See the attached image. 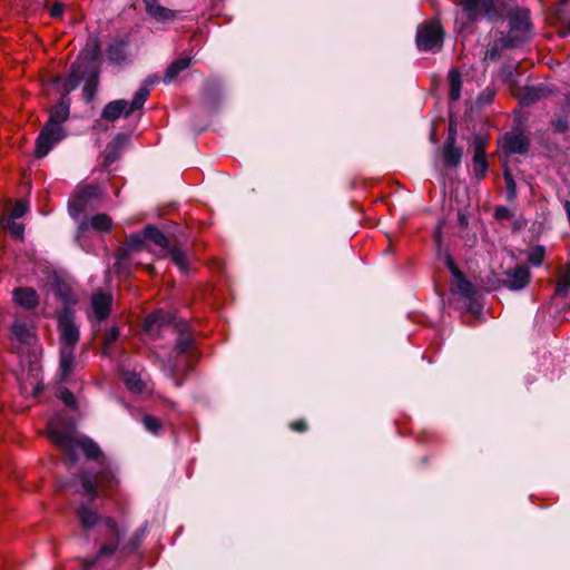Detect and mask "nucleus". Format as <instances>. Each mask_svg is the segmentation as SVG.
<instances>
[{
    "instance_id": "obj_1",
    "label": "nucleus",
    "mask_w": 570,
    "mask_h": 570,
    "mask_svg": "<svg viewBox=\"0 0 570 570\" xmlns=\"http://www.w3.org/2000/svg\"><path fill=\"white\" fill-rule=\"evenodd\" d=\"M49 438L56 446L63 453L66 461L75 465L78 461V451H81L88 460H98L100 470L97 473L81 472L75 478L72 484H81V476L89 474L94 478L96 485H106L111 488L116 483L115 472L106 462L99 445L88 436H76L71 429L61 430L53 423L49 425Z\"/></svg>"
},
{
    "instance_id": "obj_8",
    "label": "nucleus",
    "mask_w": 570,
    "mask_h": 570,
    "mask_svg": "<svg viewBox=\"0 0 570 570\" xmlns=\"http://www.w3.org/2000/svg\"><path fill=\"white\" fill-rule=\"evenodd\" d=\"M509 32L504 36H510L512 40L518 41V46L522 45L529 36L531 22L530 12L528 9H517L508 17Z\"/></svg>"
},
{
    "instance_id": "obj_23",
    "label": "nucleus",
    "mask_w": 570,
    "mask_h": 570,
    "mask_svg": "<svg viewBox=\"0 0 570 570\" xmlns=\"http://www.w3.org/2000/svg\"><path fill=\"white\" fill-rule=\"evenodd\" d=\"M13 301L23 308L31 309L38 305V294L31 287H19L13 291Z\"/></svg>"
},
{
    "instance_id": "obj_32",
    "label": "nucleus",
    "mask_w": 570,
    "mask_h": 570,
    "mask_svg": "<svg viewBox=\"0 0 570 570\" xmlns=\"http://www.w3.org/2000/svg\"><path fill=\"white\" fill-rule=\"evenodd\" d=\"M124 383L128 390L135 393L142 392L145 384L140 375L136 372L126 371L124 373Z\"/></svg>"
},
{
    "instance_id": "obj_6",
    "label": "nucleus",
    "mask_w": 570,
    "mask_h": 570,
    "mask_svg": "<svg viewBox=\"0 0 570 570\" xmlns=\"http://www.w3.org/2000/svg\"><path fill=\"white\" fill-rule=\"evenodd\" d=\"M148 99V91L145 88H139L135 95L132 100L129 102L125 99L112 100L108 102L102 111L100 117L105 120L115 121L121 116L128 117L136 110H139L144 107L145 102Z\"/></svg>"
},
{
    "instance_id": "obj_16",
    "label": "nucleus",
    "mask_w": 570,
    "mask_h": 570,
    "mask_svg": "<svg viewBox=\"0 0 570 570\" xmlns=\"http://www.w3.org/2000/svg\"><path fill=\"white\" fill-rule=\"evenodd\" d=\"M530 281V272L528 267L518 265L513 269L505 272V278L502 281L503 285L512 291L524 288Z\"/></svg>"
},
{
    "instance_id": "obj_28",
    "label": "nucleus",
    "mask_w": 570,
    "mask_h": 570,
    "mask_svg": "<svg viewBox=\"0 0 570 570\" xmlns=\"http://www.w3.org/2000/svg\"><path fill=\"white\" fill-rule=\"evenodd\" d=\"M461 86V75L455 68H452L449 71V99L451 101H456L460 99Z\"/></svg>"
},
{
    "instance_id": "obj_29",
    "label": "nucleus",
    "mask_w": 570,
    "mask_h": 570,
    "mask_svg": "<svg viewBox=\"0 0 570 570\" xmlns=\"http://www.w3.org/2000/svg\"><path fill=\"white\" fill-rule=\"evenodd\" d=\"M55 295L62 302L65 308L70 309L69 307L77 303L75 293L68 285L63 283L57 284L55 288Z\"/></svg>"
},
{
    "instance_id": "obj_41",
    "label": "nucleus",
    "mask_w": 570,
    "mask_h": 570,
    "mask_svg": "<svg viewBox=\"0 0 570 570\" xmlns=\"http://www.w3.org/2000/svg\"><path fill=\"white\" fill-rule=\"evenodd\" d=\"M570 288V272L566 273L556 287V295L560 297L567 296Z\"/></svg>"
},
{
    "instance_id": "obj_18",
    "label": "nucleus",
    "mask_w": 570,
    "mask_h": 570,
    "mask_svg": "<svg viewBox=\"0 0 570 570\" xmlns=\"http://www.w3.org/2000/svg\"><path fill=\"white\" fill-rule=\"evenodd\" d=\"M20 390L23 395L32 397H36L42 390L40 366L37 362L30 363L28 377L26 382L21 383Z\"/></svg>"
},
{
    "instance_id": "obj_7",
    "label": "nucleus",
    "mask_w": 570,
    "mask_h": 570,
    "mask_svg": "<svg viewBox=\"0 0 570 570\" xmlns=\"http://www.w3.org/2000/svg\"><path fill=\"white\" fill-rule=\"evenodd\" d=\"M444 31L438 21L422 23L416 31V46L422 51H436L442 48Z\"/></svg>"
},
{
    "instance_id": "obj_55",
    "label": "nucleus",
    "mask_w": 570,
    "mask_h": 570,
    "mask_svg": "<svg viewBox=\"0 0 570 570\" xmlns=\"http://www.w3.org/2000/svg\"><path fill=\"white\" fill-rule=\"evenodd\" d=\"M217 85L216 83H207L205 88L206 95H213L217 91Z\"/></svg>"
},
{
    "instance_id": "obj_58",
    "label": "nucleus",
    "mask_w": 570,
    "mask_h": 570,
    "mask_svg": "<svg viewBox=\"0 0 570 570\" xmlns=\"http://www.w3.org/2000/svg\"><path fill=\"white\" fill-rule=\"evenodd\" d=\"M568 33H570V21H569V24H568Z\"/></svg>"
},
{
    "instance_id": "obj_46",
    "label": "nucleus",
    "mask_w": 570,
    "mask_h": 570,
    "mask_svg": "<svg viewBox=\"0 0 570 570\" xmlns=\"http://www.w3.org/2000/svg\"><path fill=\"white\" fill-rule=\"evenodd\" d=\"M493 97H494V92L490 89H487L479 95L476 102L479 105H487L492 101Z\"/></svg>"
},
{
    "instance_id": "obj_14",
    "label": "nucleus",
    "mask_w": 570,
    "mask_h": 570,
    "mask_svg": "<svg viewBox=\"0 0 570 570\" xmlns=\"http://www.w3.org/2000/svg\"><path fill=\"white\" fill-rule=\"evenodd\" d=\"M145 233L131 234L126 242V246L119 250L116 257V267L121 271L129 265V255L131 252L140 250L145 245Z\"/></svg>"
},
{
    "instance_id": "obj_42",
    "label": "nucleus",
    "mask_w": 570,
    "mask_h": 570,
    "mask_svg": "<svg viewBox=\"0 0 570 570\" xmlns=\"http://www.w3.org/2000/svg\"><path fill=\"white\" fill-rule=\"evenodd\" d=\"M552 127H553V129L557 132H560V134L566 132L569 129V127H570V122H569V119L567 117V114H564L562 116H559L556 119H553L552 120Z\"/></svg>"
},
{
    "instance_id": "obj_19",
    "label": "nucleus",
    "mask_w": 570,
    "mask_h": 570,
    "mask_svg": "<svg viewBox=\"0 0 570 570\" xmlns=\"http://www.w3.org/2000/svg\"><path fill=\"white\" fill-rule=\"evenodd\" d=\"M530 146L529 138L522 134H505L503 148L509 154L524 155L528 153Z\"/></svg>"
},
{
    "instance_id": "obj_9",
    "label": "nucleus",
    "mask_w": 570,
    "mask_h": 570,
    "mask_svg": "<svg viewBox=\"0 0 570 570\" xmlns=\"http://www.w3.org/2000/svg\"><path fill=\"white\" fill-rule=\"evenodd\" d=\"M66 136L67 134L63 127H55L51 124H46L36 140V156L38 158L47 156Z\"/></svg>"
},
{
    "instance_id": "obj_40",
    "label": "nucleus",
    "mask_w": 570,
    "mask_h": 570,
    "mask_svg": "<svg viewBox=\"0 0 570 570\" xmlns=\"http://www.w3.org/2000/svg\"><path fill=\"white\" fill-rule=\"evenodd\" d=\"M142 424H144V428L153 433V434H157L158 431L160 430V422L158 419H156L155 416L153 415H145L142 417Z\"/></svg>"
},
{
    "instance_id": "obj_20",
    "label": "nucleus",
    "mask_w": 570,
    "mask_h": 570,
    "mask_svg": "<svg viewBox=\"0 0 570 570\" xmlns=\"http://www.w3.org/2000/svg\"><path fill=\"white\" fill-rule=\"evenodd\" d=\"M147 14L161 22H168L176 19V11L163 7L158 3V0H142Z\"/></svg>"
},
{
    "instance_id": "obj_39",
    "label": "nucleus",
    "mask_w": 570,
    "mask_h": 570,
    "mask_svg": "<svg viewBox=\"0 0 570 570\" xmlns=\"http://www.w3.org/2000/svg\"><path fill=\"white\" fill-rule=\"evenodd\" d=\"M6 227L14 238L22 239L24 226L21 223H17L16 219H8Z\"/></svg>"
},
{
    "instance_id": "obj_21",
    "label": "nucleus",
    "mask_w": 570,
    "mask_h": 570,
    "mask_svg": "<svg viewBox=\"0 0 570 570\" xmlns=\"http://www.w3.org/2000/svg\"><path fill=\"white\" fill-rule=\"evenodd\" d=\"M515 47H518V41H513L510 36H504V33H501V36L495 39L491 47L487 50L484 58L485 60L495 61L501 57L504 49Z\"/></svg>"
},
{
    "instance_id": "obj_48",
    "label": "nucleus",
    "mask_w": 570,
    "mask_h": 570,
    "mask_svg": "<svg viewBox=\"0 0 570 570\" xmlns=\"http://www.w3.org/2000/svg\"><path fill=\"white\" fill-rule=\"evenodd\" d=\"M63 13V4L57 2L50 9V16L52 18H61Z\"/></svg>"
},
{
    "instance_id": "obj_52",
    "label": "nucleus",
    "mask_w": 570,
    "mask_h": 570,
    "mask_svg": "<svg viewBox=\"0 0 570 570\" xmlns=\"http://www.w3.org/2000/svg\"><path fill=\"white\" fill-rule=\"evenodd\" d=\"M452 139V145H456V130L452 126H450L449 135L444 144H449Z\"/></svg>"
},
{
    "instance_id": "obj_15",
    "label": "nucleus",
    "mask_w": 570,
    "mask_h": 570,
    "mask_svg": "<svg viewBox=\"0 0 570 570\" xmlns=\"http://www.w3.org/2000/svg\"><path fill=\"white\" fill-rule=\"evenodd\" d=\"M112 306V296L101 289L95 292L91 296L92 317L98 323L108 318Z\"/></svg>"
},
{
    "instance_id": "obj_57",
    "label": "nucleus",
    "mask_w": 570,
    "mask_h": 570,
    "mask_svg": "<svg viewBox=\"0 0 570 570\" xmlns=\"http://www.w3.org/2000/svg\"><path fill=\"white\" fill-rule=\"evenodd\" d=\"M174 382H175V385H176V386H181V384H183V383H181L180 381H178V380H175Z\"/></svg>"
},
{
    "instance_id": "obj_2",
    "label": "nucleus",
    "mask_w": 570,
    "mask_h": 570,
    "mask_svg": "<svg viewBox=\"0 0 570 570\" xmlns=\"http://www.w3.org/2000/svg\"><path fill=\"white\" fill-rule=\"evenodd\" d=\"M75 488V492L83 493L88 497L87 502L80 503L76 508V517L81 531L86 535L88 542V533L97 528L100 523H104L106 528V538L110 541L100 547L97 556L88 562L89 566H94L98 558L104 556H110L118 550L119 542L125 535V530H121L117 521L111 517H101L94 508L92 502L97 498V485L95 484L94 478L89 474L81 476V484H71Z\"/></svg>"
},
{
    "instance_id": "obj_56",
    "label": "nucleus",
    "mask_w": 570,
    "mask_h": 570,
    "mask_svg": "<svg viewBox=\"0 0 570 570\" xmlns=\"http://www.w3.org/2000/svg\"><path fill=\"white\" fill-rule=\"evenodd\" d=\"M459 223L461 226H466L469 223L468 217L462 213H459Z\"/></svg>"
},
{
    "instance_id": "obj_12",
    "label": "nucleus",
    "mask_w": 570,
    "mask_h": 570,
    "mask_svg": "<svg viewBox=\"0 0 570 570\" xmlns=\"http://www.w3.org/2000/svg\"><path fill=\"white\" fill-rule=\"evenodd\" d=\"M112 222L111 218L106 214H96L89 218L82 219L77 228L75 240L79 244V246L86 249V245L82 240L85 235L90 230H100V232H109L111 228Z\"/></svg>"
},
{
    "instance_id": "obj_5",
    "label": "nucleus",
    "mask_w": 570,
    "mask_h": 570,
    "mask_svg": "<svg viewBox=\"0 0 570 570\" xmlns=\"http://www.w3.org/2000/svg\"><path fill=\"white\" fill-rule=\"evenodd\" d=\"M99 69L89 67H71L67 82L65 85L66 91L75 90L81 81L85 82L82 88L83 98L86 101H91L97 92Z\"/></svg>"
},
{
    "instance_id": "obj_34",
    "label": "nucleus",
    "mask_w": 570,
    "mask_h": 570,
    "mask_svg": "<svg viewBox=\"0 0 570 570\" xmlns=\"http://www.w3.org/2000/svg\"><path fill=\"white\" fill-rule=\"evenodd\" d=\"M11 336L20 343H28L31 333L24 323L16 322L11 326Z\"/></svg>"
},
{
    "instance_id": "obj_13",
    "label": "nucleus",
    "mask_w": 570,
    "mask_h": 570,
    "mask_svg": "<svg viewBox=\"0 0 570 570\" xmlns=\"http://www.w3.org/2000/svg\"><path fill=\"white\" fill-rule=\"evenodd\" d=\"M472 147L474 151L472 157L473 176L476 179H482L485 177L489 169L484 139L480 135L473 136Z\"/></svg>"
},
{
    "instance_id": "obj_11",
    "label": "nucleus",
    "mask_w": 570,
    "mask_h": 570,
    "mask_svg": "<svg viewBox=\"0 0 570 570\" xmlns=\"http://www.w3.org/2000/svg\"><path fill=\"white\" fill-rule=\"evenodd\" d=\"M106 57L110 65L117 67H125L134 61L129 41L125 38L112 39L106 50Z\"/></svg>"
},
{
    "instance_id": "obj_26",
    "label": "nucleus",
    "mask_w": 570,
    "mask_h": 570,
    "mask_svg": "<svg viewBox=\"0 0 570 570\" xmlns=\"http://www.w3.org/2000/svg\"><path fill=\"white\" fill-rule=\"evenodd\" d=\"M190 63L191 59L188 57L178 58L177 60L171 62L166 69L164 82L166 85L171 83L181 71H184L190 66Z\"/></svg>"
},
{
    "instance_id": "obj_24",
    "label": "nucleus",
    "mask_w": 570,
    "mask_h": 570,
    "mask_svg": "<svg viewBox=\"0 0 570 570\" xmlns=\"http://www.w3.org/2000/svg\"><path fill=\"white\" fill-rule=\"evenodd\" d=\"M463 150L456 145H452V139L449 144H444L442 147L443 165L446 168H456L460 166L462 160Z\"/></svg>"
},
{
    "instance_id": "obj_25",
    "label": "nucleus",
    "mask_w": 570,
    "mask_h": 570,
    "mask_svg": "<svg viewBox=\"0 0 570 570\" xmlns=\"http://www.w3.org/2000/svg\"><path fill=\"white\" fill-rule=\"evenodd\" d=\"M552 94V90L546 85L528 86L521 95V102L523 105L533 104L542 98Z\"/></svg>"
},
{
    "instance_id": "obj_33",
    "label": "nucleus",
    "mask_w": 570,
    "mask_h": 570,
    "mask_svg": "<svg viewBox=\"0 0 570 570\" xmlns=\"http://www.w3.org/2000/svg\"><path fill=\"white\" fill-rule=\"evenodd\" d=\"M99 195H100V189H99V187H97L95 185H87V186H83V187H79L75 191V196L79 200H81L85 205L89 200L98 198Z\"/></svg>"
},
{
    "instance_id": "obj_47",
    "label": "nucleus",
    "mask_w": 570,
    "mask_h": 570,
    "mask_svg": "<svg viewBox=\"0 0 570 570\" xmlns=\"http://www.w3.org/2000/svg\"><path fill=\"white\" fill-rule=\"evenodd\" d=\"M119 337V330L118 327L116 326H112L107 333H106V336H105V342L106 344L110 345L112 344L115 341H117V338Z\"/></svg>"
},
{
    "instance_id": "obj_10",
    "label": "nucleus",
    "mask_w": 570,
    "mask_h": 570,
    "mask_svg": "<svg viewBox=\"0 0 570 570\" xmlns=\"http://www.w3.org/2000/svg\"><path fill=\"white\" fill-rule=\"evenodd\" d=\"M461 7L469 22L478 21L481 16L491 20L498 13L495 0H462Z\"/></svg>"
},
{
    "instance_id": "obj_22",
    "label": "nucleus",
    "mask_w": 570,
    "mask_h": 570,
    "mask_svg": "<svg viewBox=\"0 0 570 570\" xmlns=\"http://www.w3.org/2000/svg\"><path fill=\"white\" fill-rule=\"evenodd\" d=\"M70 104L69 100L62 98L57 105L50 109L49 119L46 124L55 127H62V124L69 118Z\"/></svg>"
},
{
    "instance_id": "obj_17",
    "label": "nucleus",
    "mask_w": 570,
    "mask_h": 570,
    "mask_svg": "<svg viewBox=\"0 0 570 570\" xmlns=\"http://www.w3.org/2000/svg\"><path fill=\"white\" fill-rule=\"evenodd\" d=\"M100 56V45L97 38H89L85 49L81 51L78 60L71 67H89L98 68L97 60Z\"/></svg>"
},
{
    "instance_id": "obj_49",
    "label": "nucleus",
    "mask_w": 570,
    "mask_h": 570,
    "mask_svg": "<svg viewBox=\"0 0 570 570\" xmlns=\"http://www.w3.org/2000/svg\"><path fill=\"white\" fill-rule=\"evenodd\" d=\"M159 78L157 75H150L148 76L140 88H145L149 92V87L158 82Z\"/></svg>"
},
{
    "instance_id": "obj_4",
    "label": "nucleus",
    "mask_w": 570,
    "mask_h": 570,
    "mask_svg": "<svg viewBox=\"0 0 570 570\" xmlns=\"http://www.w3.org/2000/svg\"><path fill=\"white\" fill-rule=\"evenodd\" d=\"M58 328L60 332V375L66 380L72 372L75 365V347L79 342L80 331L75 322L73 313L65 308L59 316Z\"/></svg>"
},
{
    "instance_id": "obj_51",
    "label": "nucleus",
    "mask_w": 570,
    "mask_h": 570,
    "mask_svg": "<svg viewBox=\"0 0 570 570\" xmlns=\"http://www.w3.org/2000/svg\"><path fill=\"white\" fill-rule=\"evenodd\" d=\"M117 158H118V153H117L116 148L106 150V163L112 164L114 161L117 160Z\"/></svg>"
},
{
    "instance_id": "obj_45",
    "label": "nucleus",
    "mask_w": 570,
    "mask_h": 570,
    "mask_svg": "<svg viewBox=\"0 0 570 570\" xmlns=\"http://www.w3.org/2000/svg\"><path fill=\"white\" fill-rule=\"evenodd\" d=\"M28 210V205L23 200H19L16 203L11 210V219L21 218Z\"/></svg>"
},
{
    "instance_id": "obj_37",
    "label": "nucleus",
    "mask_w": 570,
    "mask_h": 570,
    "mask_svg": "<svg viewBox=\"0 0 570 570\" xmlns=\"http://www.w3.org/2000/svg\"><path fill=\"white\" fill-rule=\"evenodd\" d=\"M169 258L183 271L187 268V258L186 254L180 248H170L168 252Z\"/></svg>"
},
{
    "instance_id": "obj_35",
    "label": "nucleus",
    "mask_w": 570,
    "mask_h": 570,
    "mask_svg": "<svg viewBox=\"0 0 570 570\" xmlns=\"http://www.w3.org/2000/svg\"><path fill=\"white\" fill-rule=\"evenodd\" d=\"M436 255H438V259L444 262V264L446 265V267L449 268V271L453 277L461 275L462 272L455 265L452 256L446 250H442L441 246H439Z\"/></svg>"
},
{
    "instance_id": "obj_38",
    "label": "nucleus",
    "mask_w": 570,
    "mask_h": 570,
    "mask_svg": "<svg viewBox=\"0 0 570 570\" xmlns=\"http://www.w3.org/2000/svg\"><path fill=\"white\" fill-rule=\"evenodd\" d=\"M544 256H546L544 247L535 246L530 250V253L528 255V261L531 265L538 267L543 263Z\"/></svg>"
},
{
    "instance_id": "obj_30",
    "label": "nucleus",
    "mask_w": 570,
    "mask_h": 570,
    "mask_svg": "<svg viewBox=\"0 0 570 570\" xmlns=\"http://www.w3.org/2000/svg\"><path fill=\"white\" fill-rule=\"evenodd\" d=\"M454 286L455 291L459 295L464 298H472L475 294L473 284L468 281L463 273L461 275L454 276Z\"/></svg>"
},
{
    "instance_id": "obj_44",
    "label": "nucleus",
    "mask_w": 570,
    "mask_h": 570,
    "mask_svg": "<svg viewBox=\"0 0 570 570\" xmlns=\"http://www.w3.org/2000/svg\"><path fill=\"white\" fill-rule=\"evenodd\" d=\"M59 400H61L68 407L73 409L76 406V399L71 391L66 387L59 390Z\"/></svg>"
},
{
    "instance_id": "obj_3",
    "label": "nucleus",
    "mask_w": 570,
    "mask_h": 570,
    "mask_svg": "<svg viewBox=\"0 0 570 570\" xmlns=\"http://www.w3.org/2000/svg\"><path fill=\"white\" fill-rule=\"evenodd\" d=\"M188 327L186 321H177L175 314L165 313L164 311H157L145 320L144 330L150 335H159L163 331H171L178 334L174 350L163 364V372L170 379H174L183 365L180 356L188 353L193 347L194 338Z\"/></svg>"
},
{
    "instance_id": "obj_50",
    "label": "nucleus",
    "mask_w": 570,
    "mask_h": 570,
    "mask_svg": "<svg viewBox=\"0 0 570 570\" xmlns=\"http://www.w3.org/2000/svg\"><path fill=\"white\" fill-rule=\"evenodd\" d=\"M291 429L296 432H304L307 430V424L304 420L295 421L291 423Z\"/></svg>"
},
{
    "instance_id": "obj_54",
    "label": "nucleus",
    "mask_w": 570,
    "mask_h": 570,
    "mask_svg": "<svg viewBox=\"0 0 570 570\" xmlns=\"http://www.w3.org/2000/svg\"><path fill=\"white\" fill-rule=\"evenodd\" d=\"M508 214H509V209L505 207H498L495 209V216L498 218H505V217H508Z\"/></svg>"
},
{
    "instance_id": "obj_36",
    "label": "nucleus",
    "mask_w": 570,
    "mask_h": 570,
    "mask_svg": "<svg viewBox=\"0 0 570 570\" xmlns=\"http://www.w3.org/2000/svg\"><path fill=\"white\" fill-rule=\"evenodd\" d=\"M503 177L507 189V199L512 202L517 197V183L508 168L503 171Z\"/></svg>"
},
{
    "instance_id": "obj_27",
    "label": "nucleus",
    "mask_w": 570,
    "mask_h": 570,
    "mask_svg": "<svg viewBox=\"0 0 570 570\" xmlns=\"http://www.w3.org/2000/svg\"><path fill=\"white\" fill-rule=\"evenodd\" d=\"M147 527H148V523L146 521L138 530H136L132 538L128 542L122 544L121 547L119 546L118 549H120L121 551H124L127 554L135 553L138 550L139 546L141 544L142 540L146 535Z\"/></svg>"
},
{
    "instance_id": "obj_53",
    "label": "nucleus",
    "mask_w": 570,
    "mask_h": 570,
    "mask_svg": "<svg viewBox=\"0 0 570 570\" xmlns=\"http://www.w3.org/2000/svg\"><path fill=\"white\" fill-rule=\"evenodd\" d=\"M561 110L563 114L570 112V91L564 96V102L561 106Z\"/></svg>"
},
{
    "instance_id": "obj_43",
    "label": "nucleus",
    "mask_w": 570,
    "mask_h": 570,
    "mask_svg": "<svg viewBox=\"0 0 570 570\" xmlns=\"http://www.w3.org/2000/svg\"><path fill=\"white\" fill-rule=\"evenodd\" d=\"M83 209L85 204L81 200H79L76 196L73 200L69 202L68 212L72 218L79 217Z\"/></svg>"
},
{
    "instance_id": "obj_31",
    "label": "nucleus",
    "mask_w": 570,
    "mask_h": 570,
    "mask_svg": "<svg viewBox=\"0 0 570 570\" xmlns=\"http://www.w3.org/2000/svg\"><path fill=\"white\" fill-rule=\"evenodd\" d=\"M146 239L153 242L155 245L167 248L169 243L166 235L156 226L149 225L144 229Z\"/></svg>"
}]
</instances>
